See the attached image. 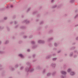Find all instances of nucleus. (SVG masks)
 Returning <instances> with one entry per match:
<instances>
[{
    "label": "nucleus",
    "mask_w": 78,
    "mask_h": 78,
    "mask_svg": "<svg viewBox=\"0 0 78 78\" xmlns=\"http://www.w3.org/2000/svg\"><path fill=\"white\" fill-rule=\"evenodd\" d=\"M40 16H41V15L40 14H38L37 15V17H40Z\"/></svg>",
    "instance_id": "nucleus-52"
},
{
    "label": "nucleus",
    "mask_w": 78,
    "mask_h": 78,
    "mask_svg": "<svg viewBox=\"0 0 78 78\" xmlns=\"http://www.w3.org/2000/svg\"><path fill=\"white\" fill-rule=\"evenodd\" d=\"M12 23H13V22H10V24H12Z\"/></svg>",
    "instance_id": "nucleus-63"
},
{
    "label": "nucleus",
    "mask_w": 78,
    "mask_h": 78,
    "mask_svg": "<svg viewBox=\"0 0 78 78\" xmlns=\"http://www.w3.org/2000/svg\"><path fill=\"white\" fill-rule=\"evenodd\" d=\"M23 68H24V67L22 66L20 68V70H23Z\"/></svg>",
    "instance_id": "nucleus-39"
},
{
    "label": "nucleus",
    "mask_w": 78,
    "mask_h": 78,
    "mask_svg": "<svg viewBox=\"0 0 78 78\" xmlns=\"http://www.w3.org/2000/svg\"><path fill=\"white\" fill-rule=\"evenodd\" d=\"M37 45H33V47H32V48L33 49H36V48H37Z\"/></svg>",
    "instance_id": "nucleus-8"
},
{
    "label": "nucleus",
    "mask_w": 78,
    "mask_h": 78,
    "mask_svg": "<svg viewBox=\"0 0 78 78\" xmlns=\"http://www.w3.org/2000/svg\"><path fill=\"white\" fill-rule=\"evenodd\" d=\"M49 45L50 46V47H52V44H51V43H49Z\"/></svg>",
    "instance_id": "nucleus-46"
},
{
    "label": "nucleus",
    "mask_w": 78,
    "mask_h": 78,
    "mask_svg": "<svg viewBox=\"0 0 78 78\" xmlns=\"http://www.w3.org/2000/svg\"><path fill=\"white\" fill-rule=\"evenodd\" d=\"M52 32H53V30H51L49 31V33H51Z\"/></svg>",
    "instance_id": "nucleus-43"
},
{
    "label": "nucleus",
    "mask_w": 78,
    "mask_h": 78,
    "mask_svg": "<svg viewBox=\"0 0 78 78\" xmlns=\"http://www.w3.org/2000/svg\"><path fill=\"white\" fill-rule=\"evenodd\" d=\"M30 22V21H27V20H24L22 22V23H25L27 24V23H28Z\"/></svg>",
    "instance_id": "nucleus-7"
},
{
    "label": "nucleus",
    "mask_w": 78,
    "mask_h": 78,
    "mask_svg": "<svg viewBox=\"0 0 78 78\" xmlns=\"http://www.w3.org/2000/svg\"><path fill=\"white\" fill-rule=\"evenodd\" d=\"M51 73H49L47 74V76H50V75H51Z\"/></svg>",
    "instance_id": "nucleus-27"
},
{
    "label": "nucleus",
    "mask_w": 78,
    "mask_h": 78,
    "mask_svg": "<svg viewBox=\"0 0 78 78\" xmlns=\"http://www.w3.org/2000/svg\"><path fill=\"white\" fill-rule=\"evenodd\" d=\"M76 57H77V55H76L74 56L73 58H76Z\"/></svg>",
    "instance_id": "nucleus-47"
},
{
    "label": "nucleus",
    "mask_w": 78,
    "mask_h": 78,
    "mask_svg": "<svg viewBox=\"0 0 78 78\" xmlns=\"http://www.w3.org/2000/svg\"><path fill=\"white\" fill-rule=\"evenodd\" d=\"M38 43L39 44H45V41L42 40H39L38 41Z\"/></svg>",
    "instance_id": "nucleus-5"
},
{
    "label": "nucleus",
    "mask_w": 78,
    "mask_h": 78,
    "mask_svg": "<svg viewBox=\"0 0 78 78\" xmlns=\"http://www.w3.org/2000/svg\"><path fill=\"white\" fill-rule=\"evenodd\" d=\"M26 65L27 66H29V72L30 73H33L34 71V69L33 68L31 69V63L30 62H28L26 63Z\"/></svg>",
    "instance_id": "nucleus-1"
},
{
    "label": "nucleus",
    "mask_w": 78,
    "mask_h": 78,
    "mask_svg": "<svg viewBox=\"0 0 78 78\" xmlns=\"http://www.w3.org/2000/svg\"><path fill=\"white\" fill-rule=\"evenodd\" d=\"M63 5H62V4H61L58 6V8H61V6H62Z\"/></svg>",
    "instance_id": "nucleus-22"
},
{
    "label": "nucleus",
    "mask_w": 78,
    "mask_h": 78,
    "mask_svg": "<svg viewBox=\"0 0 78 78\" xmlns=\"http://www.w3.org/2000/svg\"><path fill=\"white\" fill-rule=\"evenodd\" d=\"M54 0H51V3H53V2H54Z\"/></svg>",
    "instance_id": "nucleus-61"
},
{
    "label": "nucleus",
    "mask_w": 78,
    "mask_h": 78,
    "mask_svg": "<svg viewBox=\"0 0 78 78\" xmlns=\"http://www.w3.org/2000/svg\"><path fill=\"white\" fill-rule=\"evenodd\" d=\"M4 27H1V30H3V29H4Z\"/></svg>",
    "instance_id": "nucleus-50"
},
{
    "label": "nucleus",
    "mask_w": 78,
    "mask_h": 78,
    "mask_svg": "<svg viewBox=\"0 0 78 78\" xmlns=\"http://www.w3.org/2000/svg\"><path fill=\"white\" fill-rule=\"evenodd\" d=\"M27 36H24L23 37V38H24V39H26V38H27Z\"/></svg>",
    "instance_id": "nucleus-51"
},
{
    "label": "nucleus",
    "mask_w": 78,
    "mask_h": 78,
    "mask_svg": "<svg viewBox=\"0 0 78 78\" xmlns=\"http://www.w3.org/2000/svg\"><path fill=\"white\" fill-rule=\"evenodd\" d=\"M78 17V14L76 15V16H75L74 17V19H76L77 17Z\"/></svg>",
    "instance_id": "nucleus-35"
},
{
    "label": "nucleus",
    "mask_w": 78,
    "mask_h": 78,
    "mask_svg": "<svg viewBox=\"0 0 78 78\" xmlns=\"http://www.w3.org/2000/svg\"><path fill=\"white\" fill-rule=\"evenodd\" d=\"M5 51H0V54L2 55L3 54H5Z\"/></svg>",
    "instance_id": "nucleus-9"
},
{
    "label": "nucleus",
    "mask_w": 78,
    "mask_h": 78,
    "mask_svg": "<svg viewBox=\"0 0 78 78\" xmlns=\"http://www.w3.org/2000/svg\"><path fill=\"white\" fill-rule=\"evenodd\" d=\"M4 10H5V8H0V11H4Z\"/></svg>",
    "instance_id": "nucleus-16"
},
{
    "label": "nucleus",
    "mask_w": 78,
    "mask_h": 78,
    "mask_svg": "<svg viewBox=\"0 0 78 78\" xmlns=\"http://www.w3.org/2000/svg\"><path fill=\"white\" fill-rule=\"evenodd\" d=\"M13 19H16V15H14L13 16Z\"/></svg>",
    "instance_id": "nucleus-44"
},
{
    "label": "nucleus",
    "mask_w": 78,
    "mask_h": 78,
    "mask_svg": "<svg viewBox=\"0 0 78 78\" xmlns=\"http://www.w3.org/2000/svg\"><path fill=\"white\" fill-rule=\"evenodd\" d=\"M51 67H52V69H55V67H56V64L55 63H52L51 65Z\"/></svg>",
    "instance_id": "nucleus-3"
},
{
    "label": "nucleus",
    "mask_w": 78,
    "mask_h": 78,
    "mask_svg": "<svg viewBox=\"0 0 78 78\" xmlns=\"http://www.w3.org/2000/svg\"><path fill=\"white\" fill-rule=\"evenodd\" d=\"M54 46H55V47H57L58 44H57L55 43L54 44Z\"/></svg>",
    "instance_id": "nucleus-41"
},
{
    "label": "nucleus",
    "mask_w": 78,
    "mask_h": 78,
    "mask_svg": "<svg viewBox=\"0 0 78 78\" xmlns=\"http://www.w3.org/2000/svg\"><path fill=\"white\" fill-rule=\"evenodd\" d=\"M61 77L62 78H65V75H62L61 76Z\"/></svg>",
    "instance_id": "nucleus-40"
},
{
    "label": "nucleus",
    "mask_w": 78,
    "mask_h": 78,
    "mask_svg": "<svg viewBox=\"0 0 78 78\" xmlns=\"http://www.w3.org/2000/svg\"><path fill=\"white\" fill-rule=\"evenodd\" d=\"M41 69V67L40 66H37L36 68V69L38 70L39 69Z\"/></svg>",
    "instance_id": "nucleus-17"
},
{
    "label": "nucleus",
    "mask_w": 78,
    "mask_h": 78,
    "mask_svg": "<svg viewBox=\"0 0 78 78\" xmlns=\"http://www.w3.org/2000/svg\"><path fill=\"white\" fill-rule=\"evenodd\" d=\"M44 21H42L40 23V25H42V24H44Z\"/></svg>",
    "instance_id": "nucleus-31"
},
{
    "label": "nucleus",
    "mask_w": 78,
    "mask_h": 78,
    "mask_svg": "<svg viewBox=\"0 0 78 78\" xmlns=\"http://www.w3.org/2000/svg\"><path fill=\"white\" fill-rule=\"evenodd\" d=\"M6 28H7L8 31H10V29H9V27H7Z\"/></svg>",
    "instance_id": "nucleus-34"
},
{
    "label": "nucleus",
    "mask_w": 78,
    "mask_h": 78,
    "mask_svg": "<svg viewBox=\"0 0 78 78\" xmlns=\"http://www.w3.org/2000/svg\"><path fill=\"white\" fill-rule=\"evenodd\" d=\"M39 21V19H37L36 20V22H38Z\"/></svg>",
    "instance_id": "nucleus-54"
},
{
    "label": "nucleus",
    "mask_w": 78,
    "mask_h": 78,
    "mask_svg": "<svg viewBox=\"0 0 78 78\" xmlns=\"http://www.w3.org/2000/svg\"><path fill=\"white\" fill-rule=\"evenodd\" d=\"M10 7H11V8H13V5H11L10 6Z\"/></svg>",
    "instance_id": "nucleus-55"
},
{
    "label": "nucleus",
    "mask_w": 78,
    "mask_h": 78,
    "mask_svg": "<svg viewBox=\"0 0 78 78\" xmlns=\"http://www.w3.org/2000/svg\"><path fill=\"white\" fill-rule=\"evenodd\" d=\"M61 51H59L58 52V53H61Z\"/></svg>",
    "instance_id": "nucleus-56"
},
{
    "label": "nucleus",
    "mask_w": 78,
    "mask_h": 78,
    "mask_svg": "<svg viewBox=\"0 0 78 78\" xmlns=\"http://www.w3.org/2000/svg\"><path fill=\"white\" fill-rule=\"evenodd\" d=\"M41 29H42V27H39L38 28L37 30H41Z\"/></svg>",
    "instance_id": "nucleus-38"
},
{
    "label": "nucleus",
    "mask_w": 78,
    "mask_h": 78,
    "mask_svg": "<svg viewBox=\"0 0 78 78\" xmlns=\"http://www.w3.org/2000/svg\"><path fill=\"white\" fill-rule=\"evenodd\" d=\"M7 19H8V17H4V20H6Z\"/></svg>",
    "instance_id": "nucleus-37"
},
{
    "label": "nucleus",
    "mask_w": 78,
    "mask_h": 78,
    "mask_svg": "<svg viewBox=\"0 0 78 78\" xmlns=\"http://www.w3.org/2000/svg\"><path fill=\"white\" fill-rule=\"evenodd\" d=\"M9 43V41L8 40H7L5 41V45H7V44H8Z\"/></svg>",
    "instance_id": "nucleus-21"
},
{
    "label": "nucleus",
    "mask_w": 78,
    "mask_h": 78,
    "mask_svg": "<svg viewBox=\"0 0 78 78\" xmlns=\"http://www.w3.org/2000/svg\"><path fill=\"white\" fill-rule=\"evenodd\" d=\"M35 56H36V55L35 54H34L32 55L33 58H34H34H35Z\"/></svg>",
    "instance_id": "nucleus-36"
},
{
    "label": "nucleus",
    "mask_w": 78,
    "mask_h": 78,
    "mask_svg": "<svg viewBox=\"0 0 78 78\" xmlns=\"http://www.w3.org/2000/svg\"><path fill=\"white\" fill-rule=\"evenodd\" d=\"M27 51H28V52H30V49H28L27 50Z\"/></svg>",
    "instance_id": "nucleus-59"
},
{
    "label": "nucleus",
    "mask_w": 78,
    "mask_h": 78,
    "mask_svg": "<svg viewBox=\"0 0 78 78\" xmlns=\"http://www.w3.org/2000/svg\"><path fill=\"white\" fill-rule=\"evenodd\" d=\"M76 41H78V37H77L76 38Z\"/></svg>",
    "instance_id": "nucleus-64"
},
{
    "label": "nucleus",
    "mask_w": 78,
    "mask_h": 78,
    "mask_svg": "<svg viewBox=\"0 0 78 78\" xmlns=\"http://www.w3.org/2000/svg\"><path fill=\"white\" fill-rule=\"evenodd\" d=\"M25 34V33L24 32H21L20 33V35H23Z\"/></svg>",
    "instance_id": "nucleus-32"
},
{
    "label": "nucleus",
    "mask_w": 78,
    "mask_h": 78,
    "mask_svg": "<svg viewBox=\"0 0 78 78\" xmlns=\"http://www.w3.org/2000/svg\"><path fill=\"white\" fill-rule=\"evenodd\" d=\"M75 73L73 72H71L70 73V75L71 76H73V75H75Z\"/></svg>",
    "instance_id": "nucleus-11"
},
{
    "label": "nucleus",
    "mask_w": 78,
    "mask_h": 78,
    "mask_svg": "<svg viewBox=\"0 0 78 78\" xmlns=\"http://www.w3.org/2000/svg\"><path fill=\"white\" fill-rule=\"evenodd\" d=\"M22 43H23V41H19L18 42L19 44H22Z\"/></svg>",
    "instance_id": "nucleus-29"
},
{
    "label": "nucleus",
    "mask_w": 78,
    "mask_h": 78,
    "mask_svg": "<svg viewBox=\"0 0 78 78\" xmlns=\"http://www.w3.org/2000/svg\"><path fill=\"white\" fill-rule=\"evenodd\" d=\"M74 2H75V0H71L70 2L71 3H73Z\"/></svg>",
    "instance_id": "nucleus-23"
},
{
    "label": "nucleus",
    "mask_w": 78,
    "mask_h": 78,
    "mask_svg": "<svg viewBox=\"0 0 78 78\" xmlns=\"http://www.w3.org/2000/svg\"><path fill=\"white\" fill-rule=\"evenodd\" d=\"M75 49V47H73L71 48H70V50H74Z\"/></svg>",
    "instance_id": "nucleus-26"
},
{
    "label": "nucleus",
    "mask_w": 78,
    "mask_h": 78,
    "mask_svg": "<svg viewBox=\"0 0 78 78\" xmlns=\"http://www.w3.org/2000/svg\"><path fill=\"white\" fill-rule=\"evenodd\" d=\"M73 52H71L70 53V54L69 55L70 57H72L73 56Z\"/></svg>",
    "instance_id": "nucleus-12"
},
{
    "label": "nucleus",
    "mask_w": 78,
    "mask_h": 78,
    "mask_svg": "<svg viewBox=\"0 0 78 78\" xmlns=\"http://www.w3.org/2000/svg\"><path fill=\"white\" fill-rule=\"evenodd\" d=\"M18 56H20V57L21 58H23L24 56L23 55H22V54H20L18 55Z\"/></svg>",
    "instance_id": "nucleus-10"
},
{
    "label": "nucleus",
    "mask_w": 78,
    "mask_h": 78,
    "mask_svg": "<svg viewBox=\"0 0 78 78\" xmlns=\"http://www.w3.org/2000/svg\"><path fill=\"white\" fill-rule=\"evenodd\" d=\"M53 40V38H49L48 39V41L49 42H50V41H52V40Z\"/></svg>",
    "instance_id": "nucleus-14"
},
{
    "label": "nucleus",
    "mask_w": 78,
    "mask_h": 78,
    "mask_svg": "<svg viewBox=\"0 0 78 78\" xmlns=\"http://www.w3.org/2000/svg\"><path fill=\"white\" fill-rule=\"evenodd\" d=\"M46 71V69H44V71L43 72V73H45V72Z\"/></svg>",
    "instance_id": "nucleus-42"
},
{
    "label": "nucleus",
    "mask_w": 78,
    "mask_h": 78,
    "mask_svg": "<svg viewBox=\"0 0 78 78\" xmlns=\"http://www.w3.org/2000/svg\"><path fill=\"white\" fill-rule=\"evenodd\" d=\"M61 74L62 75H66V74H67V73L66 72V71H62L61 72Z\"/></svg>",
    "instance_id": "nucleus-6"
},
{
    "label": "nucleus",
    "mask_w": 78,
    "mask_h": 78,
    "mask_svg": "<svg viewBox=\"0 0 78 78\" xmlns=\"http://www.w3.org/2000/svg\"><path fill=\"white\" fill-rule=\"evenodd\" d=\"M18 67H19V65H15V67H16V68H17Z\"/></svg>",
    "instance_id": "nucleus-45"
},
{
    "label": "nucleus",
    "mask_w": 78,
    "mask_h": 78,
    "mask_svg": "<svg viewBox=\"0 0 78 78\" xmlns=\"http://www.w3.org/2000/svg\"><path fill=\"white\" fill-rule=\"evenodd\" d=\"M20 29H25L26 28V27H25L24 26H21L20 27Z\"/></svg>",
    "instance_id": "nucleus-20"
},
{
    "label": "nucleus",
    "mask_w": 78,
    "mask_h": 78,
    "mask_svg": "<svg viewBox=\"0 0 78 78\" xmlns=\"http://www.w3.org/2000/svg\"><path fill=\"white\" fill-rule=\"evenodd\" d=\"M76 44V43H72V45H75Z\"/></svg>",
    "instance_id": "nucleus-58"
},
{
    "label": "nucleus",
    "mask_w": 78,
    "mask_h": 78,
    "mask_svg": "<svg viewBox=\"0 0 78 78\" xmlns=\"http://www.w3.org/2000/svg\"><path fill=\"white\" fill-rule=\"evenodd\" d=\"M74 53H77V51H74Z\"/></svg>",
    "instance_id": "nucleus-62"
},
{
    "label": "nucleus",
    "mask_w": 78,
    "mask_h": 78,
    "mask_svg": "<svg viewBox=\"0 0 78 78\" xmlns=\"http://www.w3.org/2000/svg\"><path fill=\"white\" fill-rule=\"evenodd\" d=\"M51 56H52V55L50 54L47 56L46 58V59H50L51 58Z\"/></svg>",
    "instance_id": "nucleus-2"
},
{
    "label": "nucleus",
    "mask_w": 78,
    "mask_h": 78,
    "mask_svg": "<svg viewBox=\"0 0 78 78\" xmlns=\"http://www.w3.org/2000/svg\"><path fill=\"white\" fill-rule=\"evenodd\" d=\"M37 12V11H34L32 13V14H33V15H35V14H36Z\"/></svg>",
    "instance_id": "nucleus-13"
},
{
    "label": "nucleus",
    "mask_w": 78,
    "mask_h": 78,
    "mask_svg": "<svg viewBox=\"0 0 78 78\" xmlns=\"http://www.w3.org/2000/svg\"><path fill=\"white\" fill-rule=\"evenodd\" d=\"M71 72V69H69L67 70V72Z\"/></svg>",
    "instance_id": "nucleus-33"
},
{
    "label": "nucleus",
    "mask_w": 78,
    "mask_h": 78,
    "mask_svg": "<svg viewBox=\"0 0 78 78\" xmlns=\"http://www.w3.org/2000/svg\"><path fill=\"white\" fill-rule=\"evenodd\" d=\"M2 65L1 64H0V70H2L3 69V68H2Z\"/></svg>",
    "instance_id": "nucleus-28"
},
{
    "label": "nucleus",
    "mask_w": 78,
    "mask_h": 78,
    "mask_svg": "<svg viewBox=\"0 0 78 78\" xmlns=\"http://www.w3.org/2000/svg\"><path fill=\"white\" fill-rule=\"evenodd\" d=\"M71 20H68V22H71Z\"/></svg>",
    "instance_id": "nucleus-57"
},
{
    "label": "nucleus",
    "mask_w": 78,
    "mask_h": 78,
    "mask_svg": "<svg viewBox=\"0 0 78 78\" xmlns=\"http://www.w3.org/2000/svg\"><path fill=\"white\" fill-rule=\"evenodd\" d=\"M30 66H29V67H26L25 69V70L26 72H28L30 71Z\"/></svg>",
    "instance_id": "nucleus-4"
},
{
    "label": "nucleus",
    "mask_w": 78,
    "mask_h": 78,
    "mask_svg": "<svg viewBox=\"0 0 78 78\" xmlns=\"http://www.w3.org/2000/svg\"><path fill=\"white\" fill-rule=\"evenodd\" d=\"M31 8L30 7L27 10V12H30V11L31 10Z\"/></svg>",
    "instance_id": "nucleus-18"
},
{
    "label": "nucleus",
    "mask_w": 78,
    "mask_h": 78,
    "mask_svg": "<svg viewBox=\"0 0 78 78\" xmlns=\"http://www.w3.org/2000/svg\"><path fill=\"white\" fill-rule=\"evenodd\" d=\"M56 7H57V5H54L53 6H52V8L53 9H54L55 8H56Z\"/></svg>",
    "instance_id": "nucleus-19"
},
{
    "label": "nucleus",
    "mask_w": 78,
    "mask_h": 78,
    "mask_svg": "<svg viewBox=\"0 0 78 78\" xmlns=\"http://www.w3.org/2000/svg\"><path fill=\"white\" fill-rule=\"evenodd\" d=\"M56 59H57V58H53L52 59V61H56Z\"/></svg>",
    "instance_id": "nucleus-30"
},
{
    "label": "nucleus",
    "mask_w": 78,
    "mask_h": 78,
    "mask_svg": "<svg viewBox=\"0 0 78 78\" xmlns=\"http://www.w3.org/2000/svg\"><path fill=\"white\" fill-rule=\"evenodd\" d=\"M19 25H16L15 27V28H18V27Z\"/></svg>",
    "instance_id": "nucleus-48"
},
{
    "label": "nucleus",
    "mask_w": 78,
    "mask_h": 78,
    "mask_svg": "<svg viewBox=\"0 0 78 78\" xmlns=\"http://www.w3.org/2000/svg\"><path fill=\"white\" fill-rule=\"evenodd\" d=\"M56 55V54H54L52 55V56H55Z\"/></svg>",
    "instance_id": "nucleus-53"
},
{
    "label": "nucleus",
    "mask_w": 78,
    "mask_h": 78,
    "mask_svg": "<svg viewBox=\"0 0 78 78\" xmlns=\"http://www.w3.org/2000/svg\"><path fill=\"white\" fill-rule=\"evenodd\" d=\"M56 72H53L52 74V76H55V75H56Z\"/></svg>",
    "instance_id": "nucleus-25"
},
{
    "label": "nucleus",
    "mask_w": 78,
    "mask_h": 78,
    "mask_svg": "<svg viewBox=\"0 0 78 78\" xmlns=\"http://www.w3.org/2000/svg\"><path fill=\"white\" fill-rule=\"evenodd\" d=\"M17 23L16 21H15L14 24H17Z\"/></svg>",
    "instance_id": "nucleus-60"
},
{
    "label": "nucleus",
    "mask_w": 78,
    "mask_h": 78,
    "mask_svg": "<svg viewBox=\"0 0 78 78\" xmlns=\"http://www.w3.org/2000/svg\"><path fill=\"white\" fill-rule=\"evenodd\" d=\"M10 69L12 70V71H14V68H12V67H11V66H10L9 67Z\"/></svg>",
    "instance_id": "nucleus-24"
},
{
    "label": "nucleus",
    "mask_w": 78,
    "mask_h": 78,
    "mask_svg": "<svg viewBox=\"0 0 78 78\" xmlns=\"http://www.w3.org/2000/svg\"><path fill=\"white\" fill-rule=\"evenodd\" d=\"M31 43L32 45H34L36 44L35 41H32L31 42Z\"/></svg>",
    "instance_id": "nucleus-15"
},
{
    "label": "nucleus",
    "mask_w": 78,
    "mask_h": 78,
    "mask_svg": "<svg viewBox=\"0 0 78 78\" xmlns=\"http://www.w3.org/2000/svg\"><path fill=\"white\" fill-rule=\"evenodd\" d=\"M33 37V35H30V37H29V38H30V39H31V38H32V37Z\"/></svg>",
    "instance_id": "nucleus-49"
}]
</instances>
